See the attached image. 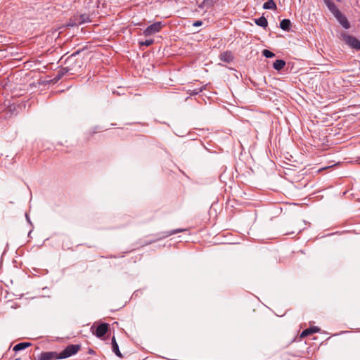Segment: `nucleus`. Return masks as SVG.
<instances>
[{
	"instance_id": "obj_24",
	"label": "nucleus",
	"mask_w": 360,
	"mask_h": 360,
	"mask_svg": "<svg viewBox=\"0 0 360 360\" xmlns=\"http://www.w3.org/2000/svg\"><path fill=\"white\" fill-rule=\"evenodd\" d=\"M202 25V22L201 20H196L193 22V26L194 27H199Z\"/></svg>"
},
{
	"instance_id": "obj_22",
	"label": "nucleus",
	"mask_w": 360,
	"mask_h": 360,
	"mask_svg": "<svg viewBox=\"0 0 360 360\" xmlns=\"http://www.w3.org/2000/svg\"><path fill=\"white\" fill-rule=\"evenodd\" d=\"M153 42H154V40L152 39H146L145 41H139V44H140V46H149L152 44H153Z\"/></svg>"
},
{
	"instance_id": "obj_3",
	"label": "nucleus",
	"mask_w": 360,
	"mask_h": 360,
	"mask_svg": "<svg viewBox=\"0 0 360 360\" xmlns=\"http://www.w3.org/2000/svg\"><path fill=\"white\" fill-rule=\"evenodd\" d=\"M163 25L162 22H155L152 25L147 27L143 32L146 37L152 36L159 32L162 28Z\"/></svg>"
},
{
	"instance_id": "obj_19",
	"label": "nucleus",
	"mask_w": 360,
	"mask_h": 360,
	"mask_svg": "<svg viewBox=\"0 0 360 360\" xmlns=\"http://www.w3.org/2000/svg\"><path fill=\"white\" fill-rule=\"evenodd\" d=\"M205 89V86H202L198 88L190 89L188 91L191 95H197V94H200V92H202Z\"/></svg>"
},
{
	"instance_id": "obj_25",
	"label": "nucleus",
	"mask_w": 360,
	"mask_h": 360,
	"mask_svg": "<svg viewBox=\"0 0 360 360\" xmlns=\"http://www.w3.org/2000/svg\"><path fill=\"white\" fill-rule=\"evenodd\" d=\"M25 217H26V219H27V222H28L29 224H30V225H32V222H31V220H30V217H29V215H28L27 214H25Z\"/></svg>"
},
{
	"instance_id": "obj_23",
	"label": "nucleus",
	"mask_w": 360,
	"mask_h": 360,
	"mask_svg": "<svg viewBox=\"0 0 360 360\" xmlns=\"http://www.w3.org/2000/svg\"><path fill=\"white\" fill-rule=\"evenodd\" d=\"M75 25H79L78 24H75V16L73 17V18H71L70 20V22L68 23V26L69 27H74Z\"/></svg>"
},
{
	"instance_id": "obj_9",
	"label": "nucleus",
	"mask_w": 360,
	"mask_h": 360,
	"mask_svg": "<svg viewBox=\"0 0 360 360\" xmlns=\"http://www.w3.org/2000/svg\"><path fill=\"white\" fill-rule=\"evenodd\" d=\"M328 10L335 15L340 10L332 0H323Z\"/></svg>"
},
{
	"instance_id": "obj_2",
	"label": "nucleus",
	"mask_w": 360,
	"mask_h": 360,
	"mask_svg": "<svg viewBox=\"0 0 360 360\" xmlns=\"http://www.w3.org/2000/svg\"><path fill=\"white\" fill-rule=\"evenodd\" d=\"M80 349L79 345H68L59 354L58 359H66L78 352Z\"/></svg>"
},
{
	"instance_id": "obj_17",
	"label": "nucleus",
	"mask_w": 360,
	"mask_h": 360,
	"mask_svg": "<svg viewBox=\"0 0 360 360\" xmlns=\"http://www.w3.org/2000/svg\"><path fill=\"white\" fill-rule=\"evenodd\" d=\"M291 22L289 19H283L280 22V27L284 31L290 30Z\"/></svg>"
},
{
	"instance_id": "obj_8",
	"label": "nucleus",
	"mask_w": 360,
	"mask_h": 360,
	"mask_svg": "<svg viewBox=\"0 0 360 360\" xmlns=\"http://www.w3.org/2000/svg\"><path fill=\"white\" fill-rule=\"evenodd\" d=\"M90 21L89 15L86 13L75 16V24L82 25Z\"/></svg>"
},
{
	"instance_id": "obj_14",
	"label": "nucleus",
	"mask_w": 360,
	"mask_h": 360,
	"mask_svg": "<svg viewBox=\"0 0 360 360\" xmlns=\"http://www.w3.org/2000/svg\"><path fill=\"white\" fill-rule=\"evenodd\" d=\"M255 22L257 25L266 28L268 25V21L264 16H261L259 18L255 19Z\"/></svg>"
},
{
	"instance_id": "obj_11",
	"label": "nucleus",
	"mask_w": 360,
	"mask_h": 360,
	"mask_svg": "<svg viewBox=\"0 0 360 360\" xmlns=\"http://www.w3.org/2000/svg\"><path fill=\"white\" fill-rule=\"evenodd\" d=\"M72 68L69 67H65L64 68H62L59 71L57 72L56 75H55V77L53 80L55 82H58L60 80L67 72H68L70 70H71Z\"/></svg>"
},
{
	"instance_id": "obj_21",
	"label": "nucleus",
	"mask_w": 360,
	"mask_h": 360,
	"mask_svg": "<svg viewBox=\"0 0 360 360\" xmlns=\"http://www.w3.org/2000/svg\"><path fill=\"white\" fill-rule=\"evenodd\" d=\"M79 53H80V51H79V50H78V51H77L74 52L73 53H72V54H71V55H70V56L66 59L65 63H66L67 64L70 63L74 60L75 57L77 55H78Z\"/></svg>"
},
{
	"instance_id": "obj_16",
	"label": "nucleus",
	"mask_w": 360,
	"mask_h": 360,
	"mask_svg": "<svg viewBox=\"0 0 360 360\" xmlns=\"http://www.w3.org/2000/svg\"><path fill=\"white\" fill-rule=\"evenodd\" d=\"M112 349L113 352L118 356V357H122V354H121L118 344L116 342L115 338L112 337Z\"/></svg>"
},
{
	"instance_id": "obj_4",
	"label": "nucleus",
	"mask_w": 360,
	"mask_h": 360,
	"mask_svg": "<svg viewBox=\"0 0 360 360\" xmlns=\"http://www.w3.org/2000/svg\"><path fill=\"white\" fill-rule=\"evenodd\" d=\"M184 231H186V229H176L171 230L169 231H164V232L159 233L157 235V238H156L152 239V240L146 242V244H150V243H152L153 242H155V241H157L158 240H161V239L167 238L169 236H172V235H174V234H176V233H181V232H183Z\"/></svg>"
},
{
	"instance_id": "obj_18",
	"label": "nucleus",
	"mask_w": 360,
	"mask_h": 360,
	"mask_svg": "<svg viewBox=\"0 0 360 360\" xmlns=\"http://www.w3.org/2000/svg\"><path fill=\"white\" fill-rule=\"evenodd\" d=\"M264 9H276V5L274 0H268L266 2H265L263 5Z\"/></svg>"
},
{
	"instance_id": "obj_10",
	"label": "nucleus",
	"mask_w": 360,
	"mask_h": 360,
	"mask_svg": "<svg viewBox=\"0 0 360 360\" xmlns=\"http://www.w3.org/2000/svg\"><path fill=\"white\" fill-rule=\"evenodd\" d=\"M219 58L221 61L229 63L233 61V56L231 51H225L220 54Z\"/></svg>"
},
{
	"instance_id": "obj_6",
	"label": "nucleus",
	"mask_w": 360,
	"mask_h": 360,
	"mask_svg": "<svg viewBox=\"0 0 360 360\" xmlns=\"http://www.w3.org/2000/svg\"><path fill=\"white\" fill-rule=\"evenodd\" d=\"M58 354L56 352H41L39 356V360H53L59 359Z\"/></svg>"
},
{
	"instance_id": "obj_5",
	"label": "nucleus",
	"mask_w": 360,
	"mask_h": 360,
	"mask_svg": "<svg viewBox=\"0 0 360 360\" xmlns=\"http://www.w3.org/2000/svg\"><path fill=\"white\" fill-rule=\"evenodd\" d=\"M334 16L336 18V20L338 21V22L345 29H349L350 27V23L348 21L347 18L340 11H338Z\"/></svg>"
},
{
	"instance_id": "obj_26",
	"label": "nucleus",
	"mask_w": 360,
	"mask_h": 360,
	"mask_svg": "<svg viewBox=\"0 0 360 360\" xmlns=\"http://www.w3.org/2000/svg\"><path fill=\"white\" fill-rule=\"evenodd\" d=\"M101 128L98 127H95L94 130H93V133L95 134L98 131V129H100Z\"/></svg>"
},
{
	"instance_id": "obj_15",
	"label": "nucleus",
	"mask_w": 360,
	"mask_h": 360,
	"mask_svg": "<svg viewBox=\"0 0 360 360\" xmlns=\"http://www.w3.org/2000/svg\"><path fill=\"white\" fill-rule=\"evenodd\" d=\"M30 345H31L30 342H20V343H18L17 345H15L14 346L13 350L15 352L22 351L23 349H25L26 348H27Z\"/></svg>"
},
{
	"instance_id": "obj_7",
	"label": "nucleus",
	"mask_w": 360,
	"mask_h": 360,
	"mask_svg": "<svg viewBox=\"0 0 360 360\" xmlns=\"http://www.w3.org/2000/svg\"><path fill=\"white\" fill-rule=\"evenodd\" d=\"M108 330V324L105 323H103L98 326V327L96 328L95 334L98 338H101L105 335Z\"/></svg>"
},
{
	"instance_id": "obj_1",
	"label": "nucleus",
	"mask_w": 360,
	"mask_h": 360,
	"mask_svg": "<svg viewBox=\"0 0 360 360\" xmlns=\"http://www.w3.org/2000/svg\"><path fill=\"white\" fill-rule=\"evenodd\" d=\"M340 38L351 49L356 51H360V41L355 37L351 36L346 32H342L340 34Z\"/></svg>"
},
{
	"instance_id": "obj_20",
	"label": "nucleus",
	"mask_w": 360,
	"mask_h": 360,
	"mask_svg": "<svg viewBox=\"0 0 360 360\" xmlns=\"http://www.w3.org/2000/svg\"><path fill=\"white\" fill-rule=\"evenodd\" d=\"M262 55L267 58H273L275 56V54L268 49H264L262 51Z\"/></svg>"
},
{
	"instance_id": "obj_12",
	"label": "nucleus",
	"mask_w": 360,
	"mask_h": 360,
	"mask_svg": "<svg viewBox=\"0 0 360 360\" xmlns=\"http://www.w3.org/2000/svg\"><path fill=\"white\" fill-rule=\"evenodd\" d=\"M319 330H320L319 328H318L316 326H313V327H311V328H307V329L304 330L301 333L300 337L301 338H304V337H307L309 335H311L312 333L319 332Z\"/></svg>"
},
{
	"instance_id": "obj_13",
	"label": "nucleus",
	"mask_w": 360,
	"mask_h": 360,
	"mask_svg": "<svg viewBox=\"0 0 360 360\" xmlns=\"http://www.w3.org/2000/svg\"><path fill=\"white\" fill-rule=\"evenodd\" d=\"M285 64H286V63L284 60L278 59V60H276L275 62L273 63V68L276 70L280 71L285 66Z\"/></svg>"
},
{
	"instance_id": "obj_27",
	"label": "nucleus",
	"mask_w": 360,
	"mask_h": 360,
	"mask_svg": "<svg viewBox=\"0 0 360 360\" xmlns=\"http://www.w3.org/2000/svg\"><path fill=\"white\" fill-rule=\"evenodd\" d=\"M89 353L91 354H94L95 353V352L92 349H90L89 350Z\"/></svg>"
}]
</instances>
